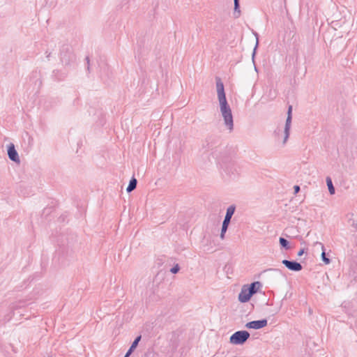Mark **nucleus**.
<instances>
[{
  "mask_svg": "<svg viewBox=\"0 0 357 357\" xmlns=\"http://www.w3.org/2000/svg\"><path fill=\"white\" fill-rule=\"evenodd\" d=\"M219 103L220 112L223 117L225 125L229 131H231L234 129V120L230 106L229 105L227 100L220 101Z\"/></svg>",
  "mask_w": 357,
  "mask_h": 357,
  "instance_id": "1",
  "label": "nucleus"
},
{
  "mask_svg": "<svg viewBox=\"0 0 357 357\" xmlns=\"http://www.w3.org/2000/svg\"><path fill=\"white\" fill-rule=\"evenodd\" d=\"M235 210L236 206L234 205L229 206L227 209L226 215L222 222L221 232L220 235V237L222 240L225 238V234L227 231L228 227L231 222V219L235 212Z\"/></svg>",
  "mask_w": 357,
  "mask_h": 357,
  "instance_id": "2",
  "label": "nucleus"
},
{
  "mask_svg": "<svg viewBox=\"0 0 357 357\" xmlns=\"http://www.w3.org/2000/svg\"><path fill=\"white\" fill-rule=\"evenodd\" d=\"M250 336V334L247 331H238L230 336L229 342L233 344L242 345L249 339Z\"/></svg>",
  "mask_w": 357,
  "mask_h": 357,
  "instance_id": "3",
  "label": "nucleus"
},
{
  "mask_svg": "<svg viewBox=\"0 0 357 357\" xmlns=\"http://www.w3.org/2000/svg\"><path fill=\"white\" fill-rule=\"evenodd\" d=\"M75 59V55L72 52V48L66 45L62 47L61 51V61L65 66H68Z\"/></svg>",
  "mask_w": 357,
  "mask_h": 357,
  "instance_id": "4",
  "label": "nucleus"
},
{
  "mask_svg": "<svg viewBox=\"0 0 357 357\" xmlns=\"http://www.w3.org/2000/svg\"><path fill=\"white\" fill-rule=\"evenodd\" d=\"M291 119H292V106L289 105L288 107V110H287V116L286 119L284 131L282 133V135L283 136V141H282L283 145L286 144V142L289 137Z\"/></svg>",
  "mask_w": 357,
  "mask_h": 357,
  "instance_id": "5",
  "label": "nucleus"
},
{
  "mask_svg": "<svg viewBox=\"0 0 357 357\" xmlns=\"http://www.w3.org/2000/svg\"><path fill=\"white\" fill-rule=\"evenodd\" d=\"M282 264L289 271L298 272L303 269V266L301 263L296 261H290L287 259H283Z\"/></svg>",
  "mask_w": 357,
  "mask_h": 357,
  "instance_id": "6",
  "label": "nucleus"
},
{
  "mask_svg": "<svg viewBox=\"0 0 357 357\" xmlns=\"http://www.w3.org/2000/svg\"><path fill=\"white\" fill-rule=\"evenodd\" d=\"M7 153H8V158L10 160H12L15 162H17V163H20V157H19L17 150L15 149V146L14 144L10 143L7 146Z\"/></svg>",
  "mask_w": 357,
  "mask_h": 357,
  "instance_id": "7",
  "label": "nucleus"
},
{
  "mask_svg": "<svg viewBox=\"0 0 357 357\" xmlns=\"http://www.w3.org/2000/svg\"><path fill=\"white\" fill-rule=\"evenodd\" d=\"M268 324L267 319H263L260 320L249 321L245 324V327L249 329H261Z\"/></svg>",
  "mask_w": 357,
  "mask_h": 357,
  "instance_id": "8",
  "label": "nucleus"
},
{
  "mask_svg": "<svg viewBox=\"0 0 357 357\" xmlns=\"http://www.w3.org/2000/svg\"><path fill=\"white\" fill-rule=\"evenodd\" d=\"M216 81V89H217V93H218V98L219 102L226 100V95L225 92V88L224 84L221 81V79L220 77L215 78Z\"/></svg>",
  "mask_w": 357,
  "mask_h": 357,
  "instance_id": "9",
  "label": "nucleus"
},
{
  "mask_svg": "<svg viewBox=\"0 0 357 357\" xmlns=\"http://www.w3.org/2000/svg\"><path fill=\"white\" fill-rule=\"evenodd\" d=\"M252 296V294L248 289L247 285H244L238 294V301L241 303H247L250 300Z\"/></svg>",
  "mask_w": 357,
  "mask_h": 357,
  "instance_id": "10",
  "label": "nucleus"
},
{
  "mask_svg": "<svg viewBox=\"0 0 357 357\" xmlns=\"http://www.w3.org/2000/svg\"><path fill=\"white\" fill-rule=\"evenodd\" d=\"M220 144V139L218 137H209L206 139V144L204 145V147L208 150H213L217 148Z\"/></svg>",
  "mask_w": 357,
  "mask_h": 357,
  "instance_id": "11",
  "label": "nucleus"
},
{
  "mask_svg": "<svg viewBox=\"0 0 357 357\" xmlns=\"http://www.w3.org/2000/svg\"><path fill=\"white\" fill-rule=\"evenodd\" d=\"M141 339H142V335H138L135 337V339L131 344L130 348L126 353L124 357H130V356L132 354V353L135 350V349L138 346L139 342H140Z\"/></svg>",
  "mask_w": 357,
  "mask_h": 357,
  "instance_id": "12",
  "label": "nucleus"
},
{
  "mask_svg": "<svg viewBox=\"0 0 357 357\" xmlns=\"http://www.w3.org/2000/svg\"><path fill=\"white\" fill-rule=\"evenodd\" d=\"M262 287V284L260 282L256 281L253 282L249 285H247L248 289L250 291V292L252 294V296L256 294L259 289Z\"/></svg>",
  "mask_w": 357,
  "mask_h": 357,
  "instance_id": "13",
  "label": "nucleus"
},
{
  "mask_svg": "<svg viewBox=\"0 0 357 357\" xmlns=\"http://www.w3.org/2000/svg\"><path fill=\"white\" fill-rule=\"evenodd\" d=\"M234 18H238L241 15L240 0H234Z\"/></svg>",
  "mask_w": 357,
  "mask_h": 357,
  "instance_id": "14",
  "label": "nucleus"
},
{
  "mask_svg": "<svg viewBox=\"0 0 357 357\" xmlns=\"http://www.w3.org/2000/svg\"><path fill=\"white\" fill-rule=\"evenodd\" d=\"M137 184V180L134 176L132 177V178L130 180L129 184L126 188V191L128 192H130L133 191L136 188Z\"/></svg>",
  "mask_w": 357,
  "mask_h": 357,
  "instance_id": "15",
  "label": "nucleus"
},
{
  "mask_svg": "<svg viewBox=\"0 0 357 357\" xmlns=\"http://www.w3.org/2000/svg\"><path fill=\"white\" fill-rule=\"evenodd\" d=\"M326 184H327V186L328 188L329 193L331 195H334L335 193V190L333 186L332 179L331 178V177L327 176L326 178Z\"/></svg>",
  "mask_w": 357,
  "mask_h": 357,
  "instance_id": "16",
  "label": "nucleus"
},
{
  "mask_svg": "<svg viewBox=\"0 0 357 357\" xmlns=\"http://www.w3.org/2000/svg\"><path fill=\"white\" fill-rule=\"evenodd\" d=\"M279 243L281 248L285 249L286 250H288L291 248L289 241L283 237H280Z\"/></svg>",
  "mask_w": 357,
  "mask_h": 357,
  "instance_id": "17",
  "label": "nucleus"
},
{
  "mask_svg": "<svg viewBox=\"0 0 357 357\" xmlns=\"http://www.w3.org/2000/svg\"><path fill=\"white\" fill-rule=\"evenodd\" d=\"M317 244L320 245L321 246V249H322V252H321V259L322 261L326 264H330L331 262V259L326 257V252H325V250H324V245L321 243H318L317 242Z\"/></svg>",
  "mask_w": 357,
  "mask_h": 357,
  "instance_id": "18",
  "label": "nucleus"
},
{
  "mask_svg": "<svg viewBox=\"0 0 357 357\" xmlns=\"http://www.w3.org/2000/svg\"><path fill=\"white\" fill-rule=\"evenodd\" d=\"M155 356H156V353L154 351L153 349L149 348L144 354L142 357H155Z\"/></svg>",
  "mask_w": 357,
  "mask_h": 357,
  "instance_id": "19",
  "label": "nucleus"
},
{
  "mask_svg": "<svg viewBox=\"0 0 357 357\" xmlns=\"http://www.w3.org/2000/svg\"><path fill=\"white\" fill-rule=\"evenodd\" d=\"M180 270V266L179 265L177 264L176 265H174L171 269H170V272L172 273H174V274H176Z\"/></svg>",
  "mask_w": 357,
  "mask_h": 357,
  "instance_id": "20",
  "label": "nucleus"
},
{
  "mask_svg": "<svg viewBox=\"0 0 357 357\" xmlns=\"http://www.w3.org/2000/svg\"><path fill=\"white\" fill-rule=\"evenodd\" d=\"M255 36L256 37V45H255V47L254 50H253L252 58H254V56L255 55L256 50H257V48L258 47V45H259L258 33H255Z\"/></svg>",
  "mask_w": 357,
  "mask_h": 357,
  "instance_id": "21",
  "label": "nucleus"
},
{
  "mask_svg": "<svg viewBox=\"0 0 357 357\" xmlns=\"http://www.w3.org/2000/svg\"><path fill=\"white\" fill-rule=\"evenodd\" d=\"M281 308V305L275 307L274 310H272L270 311V312L272 314V315H275L279 312Z\"/></svg>",
  "mask_w": 357,
  "mask_h": 357,
  "instance_id": "22",
  "label": "nucleus"
},
{
  "mask_svg": "<svg viewBox=\"0 0 357 357\" xmlns=\"http://www.w3.org/2000/svg\"><path fill=\"white\" fill-rule=\"evenodd\" d=\"M300 190H301V188H300L299 185H296L294 186V192L295 195L298 193Z\"/></svg>",
  "mask_w": 357,
  "mask_h": 357,
  "instance_id": "23",
  "label": "nucleus"
},
{
  "mask_svg": "<svg viewBox=\"0 0 357 357\" xmlns=\"http://www.w3.org/2000/svg\"><path fill=\"white\" fill-rule=\"evenodd\" d=\"M305 248H302V249H301V250L298 251V252L297 255H298V257H301V256H302V255L305 253Z\"/></svg>",
  "mask_w": 357,
  "mask_h": 357,
  "instance_id": "24",
  "label": "nucleus"
},
{
  "mask_svg": "<svg viewBox=\"0 0 357 357\" xmlns=\"http://www.w3.org/2000/svg\"><path fill=\"white\" fill-rule=\"evenodd\" d=\"M86 63H87V70L89 71L90 66H89V56L86 57Z\"/></svg>",
  "mask_w": 357,
  "mask_h": 357,
  "instance_id": "25",
  "label": "nucleus"
},
{
  "mask_svg": "<svg viewBox=\"0 0 357 357\" xmlns=\"http://www.w3.org/2000/svg\"><path fill=\"white\" fill-rule=\"evenodd\" d=\"M275 134L277 135V137H278V139H279L280 137V132H281V130L280 129H278V130H276L275 132Z\"/></svg>",
  "mask_w": 357,
  "mask_h": 357,
  "instance_id": "26",
  "label": "nucleus"
},
{
  "mask_svg": "<svg viewBox=\"0 0 357 357\" xmlns=\"http://www.w3.org/2000/svg\"><path fill=\"white\" fill-rule=\"evenodd\" d=\"M50 53H48V54H47V58H49V57H50Z\"/></svg>",
  "mask_w": 357,
  "mask_h": 357,
  "instance_id": "27",
  "label": "nucleus"
}]
</instances>
